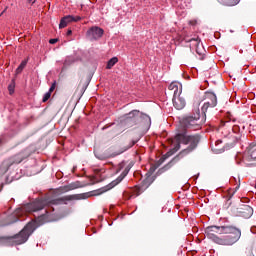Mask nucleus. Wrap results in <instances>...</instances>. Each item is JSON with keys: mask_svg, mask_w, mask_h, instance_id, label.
I'll return each instance as SVG.
<instances>
[{"mask_svg": "<svg viewBox=\"0 0 256 256\" xmlns=\"http://www.w3.org/2000/svg\"><path fill=\"white\" fill-rule=\"evenodd\" d=\"M51 204H53V202L49 201V199H37L34 202L17 208L12 215L8 216L9 220L13 219L8 223V225H11V223H17V221H24L21 217H25L27 213H39V211H41V213L38 214V216L34 215V221L29 222L24 229L20 231V233L9 237L7 241H9V243H13V245H23V243H27L29 237H31V234L35 229H37V227H41V225H45V223L53 221L51 215H53V211H55V209L51 207Z\"/></svg>", "mask_w": 256, "mask_h": 256, "instance_id": "nucleus-1", "label": "nucleus"}, {"mask_svg": "<svg viewBox=\"0 0 256 256\" xmlns=\"http://www.w3.org/2000/svg\"><path fill=\"white\" fill-rule=\"evenodd\" d=\"M205 236L216 245L231 247L241 239V229L234 225L208 226L204 230Z\"/></svg>", "mask_w": 256, "mask_h": 256, "instance_id": "nucleus-2", "label": "nucleus"}, {"mask_svg": "<svg viewBox=\"0 0 256 256\" xmlns=\"http://www.w3.org/2000/svg\"><path fill=\"white\" fill-rule=\"evenodd\" d=\"M36 148L34 145H30L28 148L24 149L22 152L17 155L4 160L0 166V184L3 185L2 179L5 180V183H13L15 179H19V177L15 176V167L22 163L27 159V157H31L32 153H35Z\"/></svg>", "mask_w": 256, "mask_h": 256, "instance_id": "nucleus-3", "label": "nucleus"}, {"mask_svg": "<svg viewBox=\"0 0 256 256\" xmlns=\"http://www.w3.org/2000/svg\"><path fill=\"white\" fill-rule=\"evenodd\" d=\"M176 145L174 146V152L181 149V145H188L183 151L184 153H191L199 145V136H188L186 133H178L175 136Z\"/></svg>", "mask_w": 256, "mask_h": 256, "instance_id": "nucleus-4", "label": "nucleus"}, {"mask_svg": "<svg viewBox=\"0 0 256 256\" xmlns=\"http://www.w3.org/2000/svg\"><path fill=\"white\" fill-rule=\"evenodd\" d=\"M139 121H141L145 127H151V117L149 115L142 113L139 110H132L126 114V123H129L130 127L138 125Z\"/></svg>", "mask_w": 256, "mask_h": 256, "instance_id": "nucleus-5", "label": "nucleus"}, {"mask_svg": "<svg viewBox=\"0 0 256 256\" xmlns=\"http://www.w3.org/2000/svg\"><path fill=\"white\" fill-rule=\"evenodd\" d=\"M201 113L199 109L196 110L194 116H187L181 121L182 127L184 129H189L190 131H199L201 129Z\"/></svg>", "mask_w": 256, "mask_h": 256, "instance_id": "nucleus-6", "label": "nucleus"}, {"mask_svg": "<svg viewBox=\"0 0 256 256\" xmlns=\"http://www.w3.org/2000/svg\"><path fill=\"white\" fill-rule=\"evenodd\" d=\"M256 152V141L252 142L246 148L245 154H237L236 155V163L237 165H248L249 161H256L255 153Z\"/></svg>", "mask_w": 256, "mask_h": 256, "instance_id": "nucleus-7", "label": "nucleus"}, {"mask_svg": "<svg viewBox=\"0 0 256 256\" xmlns=\"http://www.w3.org/2000/svg\"><path fill=\"white\" fill-rule=\"evenodd\" d=\"M138 142H139V139L132 140L129 143V145L125 146L118 152L112 153L111 155H107L105 153H99V152H95L94 155L96 159H99L100 161H105V159H109V157H117V155H121L122 153H125V151H129V149H131V147H134Z\"/></svg>", "mask_w": 256, "mask_h": 256, "instance_id": "nucleus-8", "label": "nucleus"}, {"mask_svg": "<svg viewBox=\"0 0 256 256\" xmlns=\"http://www.w3.org/2000/svg\"><path fill=\"white\" fill-rule=\"evenodd\" d=\"M213 107H217V95L213 92H207L206 93V101L204 102L201 112L204 117L207 116V111L209 109H213Z\"/></svg>", "mask_w": 256, "mask_h": 256, "instance_id": "nucleus-9", "label": "nucleus"}, {"mask_svg": "<svg viewBox=\"0 0 256 256\" xmlns=\"http://www.w3.org/2000/svg\"><path fill=\"white\" fill-rule=\"evenodd\" d=\"M236 213L238 217H243V219H251V217H253V208L249 205L243 204L237 208Z\"/></svg>", "mask_w": 256, "mask_h": 256, "instance_id": "nucleus-10", "label": "nucleus"}, {"mask_svg": "<svg viewBox=\"0 0 256 256\" xmlns=\"http://www.w3.org/2000/svg\"><path fill=\"white\" fill-rule=\"evenodd\" d=\"M103 33H105V31L102 28L94 26L87 31V37H89L91 41H97V39H101L103 37Z\"/></svg>", "mask_w": 256, "mask_h": 256, "instance_id": "nucleus-11", "label": "nucleus"}, {"mask_svg": "<svg viewBox=\"0 0 256 256\" xmlns=\"http://www.w3.org/2000/svg\"><path fill=\"white\" fill-rule=\"evenodd\" d=\"M129 171H131V165H128L125 167V169L123 170L121 175L116 180L112 181L109 184L108 189H113V187H117V185H119V183H121V181H123L125 179V177H127V175H129Z\"/></svg>", "mask_w": 256, "mask_h": 256, "instance_id": "nucleus-12", "label": "nucleus"}, {"mask_svg": "<svg viewBox=\"0 0 256 256\" xmlns=\"http://www.w3.org/2000/svg\"><path fill=\"white\" fill-rule=\"evenodd\" d=\"M172 103L178 111H181V109H185V105L187 103L185 102V98L181 97V95L173 96Z\"/></svg>", "mask_w": 256, "mask_h": 256, "instance_id": "nucleus-13", "label": "nucleus"}, {"mask_svg": "<svg viewBox=\"0 0 256 256\" xmlns=\"http://www.w3.org/2000/svg\"><path fill=\"white\" fill-rule=\"evenodd\" d=\"M203 44H201V39L195 38L190 40V49H195L198 55H203Z\"/></svg>", "mask_w": 256, "mask_h": 256, "instance_id": "nucleus-14", "label": "nucleus"}, {"mask_svg": "<svg viewBox=\"0 0 256 256\" xmlns=\"http://www.w3.org/2000/svg\"><path fill=\"white\" fill-rule=\"evenodd\" d=\"M168 91H170V93H172L173 97H175L177 95H181L183 88H182L181 84H179L177 82H172L168 86Z\"/></svg>", "mask_w": 256, "mask_h": 256, "instance_id": "nucleus-15", "label": "nucleus"}, {"mask_svg": "<svg viewBox=\"0 0 256 256\" xmlns=\"http://www.w3.org/2000/svg\"><path fill=\"white\" fill-rule=\"evenodd\" d=\"M88 197H89V195H87V194H75V195L65 196L64 199H65V201H75V200H79V199H87Z\"/></svg>", "mask_w": 256, "mask_h": 256, "instance_id": "nucleus-16", "label": "nucleus"}, {"mask_svg": "<svg viewBox=\"0 0 256 256\" xmlns=\"http://www.w3.org/2000/svg\"><path fill=\"white\" fill-rule=\"evenodd\" d=\"M66 19V23H77L79 21H81V16H73V15H67L64 16Z\"/></svg>", "mask_w": 256, "mask_h": 256, "instance_id": "nucleus-17", "label": "nucleus"}, {"mask_svg": "<svg viewBox=\"0 0 256 256\" xmlns=\"http://www.w3.org/2000/svg\"><path fill=\"white\" fill-rule=\"evenodd\" d=\"M117 63H119V58L117 57H112L106 65V69H113V67H115V65H117Z\"/></svg>", "mask_w": 256, "mask_h": 256, "instance_id": "nucleus-18", "label": "nucleus"}, {"mask_svg": "<svg viewBox=\"0 0 256 256\" xmlns=\"http://www.w3.org/2000/svg\"><path fill=\"white\" fill-rule=\"evenodd\" d=\"M27 63H29V58H27L26 60H23L20 65L18 66V68L16 69V73L17 75H19V73H22V71L25 69V67H27Z\"/></svg>", "mask_w": 256, "mask_h": 256, "instance_id": "nucleus-19", "label": "nucleus"}, {"mask_svg": "<svg viewBox=\"0 0 256 256\" xmlns=\"http://www.w3.org/2000/svg\"><path fill=\"white\" fill-rule=\"evenodd\" d=\"M73 189H79V182H74L64 186V191H73Z\"/></svg>", "mask_w": 256, "mask_h": 256, "instance_id": "nucleus-20", "label": "nucleus"}, {"mask_svg": "<svg viewBox=\"0 0 256 256\" xmlns=\"http://www.w3.org/2000/svg\"><path fill=\"white\" fill-rule=\"evenodd\" d=\"M241 0H227V3H226V5L228 6V7H235V5H239V2H240Z\"/></svg>", "mask_w": 256, "mask_h": 256, "instance_id": "nucleus-21", "label": "nucleus"}, {"mask_svg": "<svg viewBox=\"0 0 256 256\" xmlns=\"http://www.w3.org/2000/svg\"><path fill=\"white\" fill-rule=\"evenodd\" d=\"M67 25H69V24L67 23V20L65 19V16H64L60 20L59 29H65V27H67Z\"/></svg>", "mask_w": 256, "mask_h": 256, "instance_id": "nucleus-22", "label": "nucleus"}, {"mask_svg": "<svg viewBox=\"0 0 256 256\" xmlns=\"http://www.w3.org/2000/svg\"><path fill=\"white\" fill-rule=\"evenodd\" d=\"M51 99V92H46L42 98L43 103H47Z\"/></svg>", "mask_w": 256, "mask_h": 256, "instance_id": "nucleus-23", "label": "nucleus"}, {"mask_svg": "<svg viewBox=\"0 0 256 256\" xmlns=\"http://www.w3.org/2000/svg\"><path fill=\"white\" fill-rule=\"evenodd\" d=\"M9 141V136L7 134H4L0 137V145H3V143H7Z\"/></svg>", "mask_w": 256, "mask_h": 256, "instance_id": "nucleus-24", "label": "nucleus"}, {"mask_svg": "<svg viewBox=\"0 0 256 256\" xmlns=\"http://www.w3.org/2000/svg\"><path fill=\"white\" fill-rule=\"evenodd\" d=\"M71 63H75V58L68 56L65 60V65H71Z\"/></svg>", "mask_w": 256, "mask_h": 256, "instance_id": "nucleus-25", "label": "nucleus"}, {"mask_svg": "<svg viewBox=\"0 0 256 256\" xmlns=\"http://www.w3.org/2000/svg\"><path fill=\"white\" fill-rule=\"evenodd\" d=\"M8 91L10 95H13L15 93V84H10L8 86Z\"/></svg>", "mask_w": 256, "mask_h": 256, "instance_id": "nucleus-26", "label": "nucleus"}, {"mask_svg": "<svg viewBox=\"0 0 256 256\" xmlns=\"http://www.w3.org/2000/svg\"><path fill=\"white\" fill-rule=\"evenodd\" d=\"M122 169H125V162H121L116 169V173H119L122 171Z\"/></svg>", "mask_w": 256, "mask_h": 256, "instance_id": "nucleus-27", "label": "nucleus"}, {"mask_svg": "<svg viewBox=\"0 0 256 256\" xmlns=\"http://www.w3.org/2000/svg\"><path fill=\"white\" fill-rule=\"evenodd\" d=\"M58 39L57 38H52L49 40L50 45H55L57 43Z\"/></svg>", "mask_w": 256, "mask_h": 256, "instance_id": "nucleus-28", "label": "nucleus"}, {"mask_svg": "<svg viewBox=\"0 0 256 256\" xmlns=\"http://www.w3.org/2000/svg\"><path fill=\"white\" fill-rule=\"evenodd\" d=\"M55 91V82L51 85V87L49 88V91H48V93H52V92H54Z\"/></svg>", "mask_w": 256, "mask_h": 256, "instance_id": "nucleus-29", "label": "nucleus"}, {"mask_svg": "<svg viewBox=\"0 0 256 256\" xmlns=\"http://www.w3.org/2000/svg\"><path fill=\"white\" fill-rule=\"evenodd\" d=\"M66 35L69 37L70 35H73V30L72 29H68L66 32Z\"/></svg>", "mask_w": 256, "mask_h": 256, "instance_id": "nucleus-30", "label": "nucleus"}, {"mask_svg": "<svg viewBox=\"0 0 256 256\" xmlns=\"http://www.w3.org/2000/svg\"><path fill=\"white\" fill-rule=\"evenodd\" d=\"M5 241L4 238H0V245Z\"/></svg>", "mask_w": 256, "mask_h": 256, "instance_id": "nucleus-31", "label": "nucleus"}, {"mask_svg": "<svg viewBox=\"0 0 256 256\" xmlns=\"http://www.w3.org/2000/svg\"><path fill=\"white\" fill-rule=\"evenodd\" d=\"M240 185H241V184H238V185L236 186L235 191H237V190L239 189Z\"/></svg>", "mask_w": 256, "mask_h": 256, "instance_id": "nucleus-32", "label": "nucleus"}, {"mask_svg": "<svg viewBox=\"0 0 256 256\" xmlns=\"http://www.w3.org/2000/svg\"><path fill=\"white\" fill-rule=\"evenodd\" d=\"M87 88L86 87H83L82 88V93H85V90H86Z\"/></svg>", "mask_w": 256, "mask_h": 256, "instance_id": "nucleus-33", "label": "nucleus"}, {"mask_svg": "<svg viewBox=\"0 0 256 256\" xmlns=\"http://www.w3.org/2000/svg\"><path fill=\"white\" fill-rule=\"evenodd\" d=\"M102 129H103V130L109 129V126H104Z\"/></svg>", "mask_w": 256, "mask_h": 256, "instance_id": "nucleus-34", "label": "nucleus"}, {"mask_svg": "<svg viewBox=\"0 0 256 256\" xmlns=\"http://www.w3.org/2000/svg\"><path fill=\"white\" fill-rule=\"evenodd\" d=\"M31 1H33V0H28L29 3H31Z\"/></svg>", "mask_w": 256, "mask_h": 256, "instance_id": "nucleus-35", "label": "nucleus"}, {"mask_svg": "<svg viewBox=\"0 0 256 256\" xmlns=\"http://www.w3.org/2000/svg\"><path fill=\"white\" fill-rule=\"evenodd\" d=\"M35 4V0L32 2V5Z\"/></svg>", "mask_w": 256, "mask_h": 256, "instance_id": "nucleus-36", "label": "nucleus"}]
</instances>
